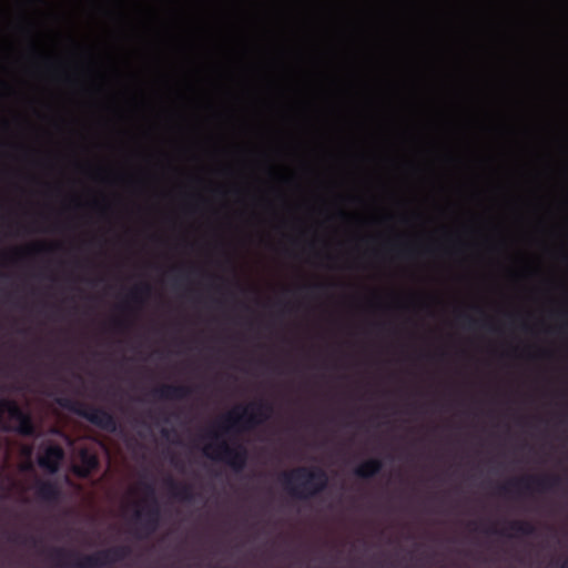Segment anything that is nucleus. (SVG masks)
Returning <instances> with one entry per match:
<instances>
[{
  "instance_id": "f257e3e1",
  "label": "nucleus",
  "mask_w": 568,
  "mask_h": 568,
  "mask_svg": "<svg viewBox=\"0 0 568 568\" xmlns=\"http://www.w3.org/2000/svg\"><path fill=\"white\" fill-rule=\"evenodd\" d=\"M131 555L126 545L114 546L91 555H80L65 548H52L48 558L60 568H102L122 561Z\"/></svg>"
},
{
  "instance_id": "f03ea898",
  "label": "nucleus",
  "mask_w": 568,
  "mask_h": 568,
  "mask_svg": "<svg viewBox=\"0 0 568 568\" xmlns=\"http://www.w3.org/2000/svg\"><path fill=\"white\" fill-rule=\"evenodd\" d=\"M285 490L296 499L308 500L322 494L328 485V476L323 468L298 466L280 476Z\"/></svg>"
},
{
  "instance_id": "7ed1b4c3",
  "label": "nucleus",
  "mask_w": 568,
  "mask_h": 568,
  "mask_svg": "<svg viewBox=\"0 0 568 568\" xmlns=\"http://www.w3.org/2000/svg\"><path fill=\"white\" fill-rule=\"evenodd\" d=\"M272 413L273 405L264 400L237 406L221 418L217 427L224 434L250 432L265 423Z\"/></svg>"
},
{
  "instance_id": "20e7f679",
  "label": "nucleus",
  "mask_w": 568,
  "mask_h": 568,
  "mask_svg": "<svg viewBox=\"0 0 568 568\" xmlns=\"http://www.w3.org/2000/svg\"><path fill=\"white\" fill-rule=\"evenodd\" d=\"M55 402L60 407L84 418L103 430L109 433H115L118 430L116 418L102 407L88 405L70 397H58Z\"/></svg>"
},
{
  "instance_id": "39448f33",
  "label": "nucleus",
  "mask_w": 568,
  "mask_h": 568,
  "mask_svg": "<svg viewBox=\"0 0 568 568\" xmlns=\"http://www.w3.org/2000/svg\"><path fill=\"white\" fill-rule=\"evenodd\" d=\"M55 402L60 407L84 418L103 430L109 433H115L118 430L116 418L102 407L88 405L70 397H58Z\"/></svg>"
},
{
  "instance_id": "423d86ee",
  "label": "nucleus",
  "mask_w": 568,
  "mask_h": 568,
  "mask_svg": "<svg viewBox=\"0 0 568 568\" xmlns=\"http://www.w3.org/2000/svg\"><path fill=\"white\" fill-rule=\"evenodd\" d=\"M209 436L216 440L214 444H210L205 448V454L213 458L224 462L234 471H242L247 463V450L239 444L236 446L229 445L225 440L219 442V434L210 432Z\"/></svg>"
},
{
  "instance_id": "0eeeda50",
  "label": "nucleus",
  "mask_w": 568,
  "mask_h": 568,
  "mask_svg": "<svg viewBox=\"0 0 568 568\" xmlns=\"http://www.w3.org/2000/svg\"><path fill=\"white\" fill-rule=\"evenodd\" d=\"M8 419L18 423L17 432L23 436H34L36 426L32 418L27 414L17 402L8 398L0 399V428L3 430L9 429Z\"/></svg>"
},
{
  "instance_id": "6e6552de",
  "label": "nucleus",
  "mask_w": 568,
  "mask_h": 568,
  "mask_svg": "<svg viewBox=\"0 0 568 568\" xmlns=\"http://www.w3.org/2000/svg\"><path fill=\"white\" fill-rule=\"evenodd\" d=\"M145 494L146 508L144 513L136 510L134 518L140 523L146 535L154 532L160 521V507L155 496V488L151 483H141Z\"/></svg>"
},
{
  "instance_id": "1a4fd4ad",
  "label": "nucleus",
  "mask_w": 568,
  "mask_h": 568,
  "mask_svg": "<svg viewBox=\"0 0 568 568\" xmlns=\"http://www.w3.org/2000/svg\"><path fill=\"white\" fill-rule=\"evenodd\" d=\"M560 481L558 476H526L509 480L499 487V493L508 494L511 488H516L519 493L523 490L530 491L532 488H536L538 491H548L558 487Z\"/></svg>"
},
{
  "instance_id": "9d476101",
  "label": "nucleus",
  "mask_w": 568,
  "mask_h": 568,
  "mask_svg": "<svg viewBox=\"0 0 568 568\" xmlns=\"http://www.w3.org/2000/svg\"><path fill=\"white\" fill-rule=\"evenodd\" d=\"M64 459V450L60 445L50 444L43 447L38 456V465L49 474L58 473Z\"/></svg>"
},
{
  "instance_id": "9b49d317",
  "label": "nucleus",
  "mask_w": 568,
  "mask_h": 568,
  "mask_svg": "<svg viewBox=\"0 0 568 568\" xmlns=\"http://www.w3.org/2000/svg\"><path fill=\"white\" fill-rule=\"evenodd\" d=\"M152 396L162 400H182L192 394V387L186 385L164 384L151 392Z\"/></svg>"
},
{
  "instance_id": "f8f14e48",
  "label": "nucleus",
  "mask_w": 568,
  "mask_h": 568,
  "mask_svg": "<svg viewBox=\"0 0 568 568\" xmlns=\"http://www.w3.org/2000/svg\"><path fill=\"white\" fill-rule=\"evenodd\" d=\"M36 496L41 501L55 504L60 500L61 490L59 486L51 480H38L36 484Z\"/></svg>"
},
{
  "instance_id": "ddd939ff",
  "label": "nucleus",
  "mask_w": 568,
  "mask_h": 568,
  "mask_svg": "<svg viewBox=\"0 0 568 568\" xmlns=\"http://www.w3.org/2000/svg\"><path fill=\"white\" fill-rule=\"evenodd\" d=\"M79 462L80 464L74 467V474L80 478L89 477L99 466L98 457L85 449L81 450Z\"/></svg>"
},
{
  "instance_id": "4468645a",
  "label": "nucleus",
  "mask_w": 568,
  "mask_h": 568,
  "mask_svg": "<svg viewBox=\"0 0 568 568\" xmlns=\"http://www.w3.org/2000/svg\"><path fill=\"white\" fill-rule=\"evenodd\" d=\"M166 486L170 495L178 500L190 503L194 499L193 488L189 484L178 483L172 478H168Z\"/></svg>"
},
{
  "instance_id": "2eb2a0df",
  "label": "nucleus",
  "mask_w": 568,
  "mask_h": 568,
  "mask_svg": "<svg viewBox=\"0 0 568 568\" xmlns=\"http://www.w3.org/2000/svg\"><path fill=\"white\" fill-rule=\"evenodd\" d=\"M382 468L383 462L381 459L369 458L354 469V475L362 479H368L379 474Z\"/></svg>"
},
{
  "instance_id": "dca6fc26",
  "label": "nucleus",
  "mask_w": 568,
  "mask_h": 568,
  "mask_svg": "<svg viewBox=\"0 0 568 568\" xmlns=\"http://www.w3.org/2000/svg\"><path fill=\"white\" fill-rule=\"evenodd\" d=\"M508 528L519 536H532L536 534L535 525L527 520H513L508 524Z\"/></svg>"
},
{
  "instance_id": "f3484780",
  "label": "nucleus",
  "mask_w": 568,
  "mask_h": 568,
  "mask_svg": "<svg viewBox=\"0 0 568 568\" xmlns=\"http://www.w3.org/2000/svg\"><path fill=\"white\" fill-rule=\"evenodd\" d=\"M151 293V286L148 283H142L135 286L129 295V298L134 303H141L143 297L149 296Z\"/></svg>"
},
{
  "instance_id": "a211bd4d",
  "label": "nucleus",
  "mask_w": 568,
  "mask_h": 568,
  "mask_svg": "<svg viewBox=\"0 0 568 568\" xmlns=\"http://www.w3.org/2000/svg\"><path fill=\"white\" fill-rule=\"evenodd\" d=\"M6 536H7V539L11 542H17V544H27V542H32L33 545L37 544V540L34 538H24V539H21V536L18 535V534H9V532H4Z\"/></svg>"
},
{
  "instance_id": "6ab92c4d",
  "label": "nucleus",
  "mask_w": 568,
  "mask_h": 568,
  "mask_svg": "<svg viewBox=\"0 0 568 568\" xmlns=\"http://www.w3.org/2000/svg\"><path fill=\"white\" fill-rule=\"evenodd\" d=\"M459 317L464 318L466 321V323H467V326L470 327V328H475V327L478 326V321L471 318L468 315L460 314Z\"/></svg>"
},
{
  "instance_id": "aec40b11",
  "label": "nucleus",
  "mask_w": 568,
  "mask_h": 568,
  "mask_svg": "<svg viewBox=\"0 0 568 568\" xmlns=\"http://www.w3.org/2000/svg\"><path fill=\"white\" fill-rule=\"evenodd\" d=\"M22 252H23L22 250H18V248H17V250H14L11 254L3 253V254H2V258H3L4 261L12 260V257L20 256Z\"/></svg>"
},
{
  "instance_id": "412c9836",
  "label": "nucleus",
  "mask_w": 568,
  "mask_h": 568,
  "mask_svg": "<svg viewBox=\"0 0 568 568\" xmlns=\"http://www.w3.org/2000/svg\"><path fill=\"white\" fill-rule=\"evenodd\" d=\"M325 287L324 284H312V285H308L306 286L305 288L310 292V293H315L316 291H320V290H323Z\"/></svg>"
},
{
  "instance_id": "4be33fe9",
  "label": "nucleus",
  "mask_w": 568,
  "mask_h": 568,
  "mask_svg": "<svg viewBox=\"0 0 568 568\" xmlns=\"http://www.w3.org/2000/svg\"><path fill=\"white\" fill-rule=\"evenodd\" d=\"M114 326L118 329H123L126 325H125V322L119 320V321H114Z\"/></svg>"
},
{
  "instance_id": "5701e85b",
  "label": "nucleus",
  "mask_w": 568,
  "mask_h": 568,
  "mask_svg": "<svg viewBox=\"0 0 568 568\" xmlns=\"http://www.w3.org/2000/svg\"><path fill=\"white\" fill-rule=\"evenodd\" d=\"M488 532H489V534H491V535H503V536H505V535H506L504 530H497V529H495V528H490V529L488 530Z\"/></svg>"
},
{
  "instance_id": "b1692460",
  "label": "nucleus",
  "mask_w": 568,
  "mask_h": 568,
  "mask_svg": "<svg viewBox=\"0 0 568 568\" xmlns=\"http://www.w3.org/2000/svg\"><path fill=\"white\" fill-rule=\"evenodd\" d=\"M44 248H47V246H45V245H43V244H39V245L33 246L31 250H34V251H38V252H39V251H42V250H44Z\"/></svg>"
},
{
  "instance_id": "393cba45",
  "label": "nucleus",
  "mask_w": 568,
  "mask_h": 568,
  "mask_svg": "<svg viewBox=\"0 0 568 568\" xmlns=\"http://www.w3.org/2000/svg\"><path fill=\"white\" fill-rule=\"evenodd\" d=\"M560 568H568V558L562 561Z\"/></svg>"
},
{
  "instance_id": "a878e982",
  "label": "nucleus",
  "mask_w": 568,
  "mask_h": 568,
  "mask_svg": "<svg viewBox=\"0 0 568 568\" xmlns=\"http://www.w3.org/2000/svg\"><path fill=\"white\" fill-rule=\"evenodd\" d=\"M170 432L168 429H162V436L169 437Z\"/></svg>"
},
{
  "instance_id": "bb28decb",
  "label": "nucleus",
  "mask_w": 568,
  "mask_h": 568,
  "mask_svg": "<svg viewBox=\"0 0 568 568\" xmlns=\"http://www.w3.org/2000/svg\"><path fill=\"white\" fill-rule=\"evenodd\" d=\"M0 84H1V85H3V87H6V83H4L3 81H0Z\"/></svg>"
}]
</instances>
